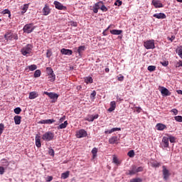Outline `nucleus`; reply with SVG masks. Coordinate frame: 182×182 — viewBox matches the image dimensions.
<instances>
[{
	"label": "nucleus",
	"instance_id": "f257e3e1",
	"mask_svg": "<svg viewBox=\"0 0 182 182\" xmlns=\"http://www.w3.org/2000/svg\"><path fill=\"white\" fill-rule=\"evenodd\" d=\"M32 49H33V46L31 44H27L25 47L21 48V53L23 56H28L32 53Z\"/></svg>",
	"mask_w": 182,
	"mask_h": 182
},
{
	"label": "nucleus",
	"instance_id": "f03ea898",
	"mask_svg": "<svg viewBox=\"0 0 182 182\" xmlns=\"http://www.w3.org/2000/svg\"><path fill=\"white\" fill-rule=\"evenodd\" d=\"M55 138V134L51 132H47L43 134L42 139L44 141H51Z\"/></svg>",
	"mask_w": 182,
	"mask_h": 182
},
{
	"label": "nucleus",
	"instance_id": "7ed1b4c3",
	"mask_svg": "<svg viewBox=\"0 0 182 182\" xmlns=\"http://www.w3.org/2000/svg\"><path fill=\"white\" fill-rule=\"evenodd\" d=\"M4 39L8 42L9 41H18V35L12 33L11 32H7L4 35Z\"/></svg>",
	"mask_w": 182,
	"mask_h": 182
},
{
	"label": "nucleus",
	"instance_id": "20e7f679",
	"mask_svg": "<svg viewBox=\"0 0 182 182\" xmlns=\"http://www.w3.org/2000/svg\"><path fill=\"white\" fill-rule=\"evenodd\" d=\"M35 26L33 23L26 24L23 28L24 33H32L35 30Z\"/></svg>",
	"mask_w": 182,
	"mask_h": 182
},
{
	"label": "nucleus",
	"instance_id": "39448f33",
	"mask_svg": "<svg viewBox=\"0 0 182 182\" xmlns=\"http://www.w3.org/2000/svg\"><path fill=\"white\" fill-rule=\"evenodd\" d=\"M144 46L146 49H155L154 40H148L144 43Z\"/></svg>",
	"mask_w": 182,
	"mask_h": 182
},
{
	"label": "nucleus",
	"instance_id": "423d86ee",
	"mask_svg": "<svg viewBox=\"0 0 182 182\" xmlns=\"http://www.w3.org/2000/svg\"><path fill=\"white\" fill-rule=\"evenodd\" d=\"M44 95H46L47 96H48V97H50V99H52L53 103H55V102H56L58 100V97H59V95L55 92H44Z\"/></svg>",
	"mask_w": 182,
	"mask_h": 182
},
{
	"label": "nucleus",
	"instance_id": "0eeeda50",
	"mask_svg": "<svg viewBox=\"0 0 182 182\" xmlns=\"http://www.w3.org/2000/svg\"><path fill=\"white\" fill-rule=\"evenodd\" d=\"M75 136L77 139L86 137L87 136V132H86L85 129H80L76 132Z\"/></svg>",
	"mask_w": 182,
	"mask_h": 182
},
{
	"label": "nucleus",
	"instance_id": "6e6552de",
	"mask_svg": "<svg viewBox=\"0 0 182 182\" xmlns=\"http://www.w3.org/2000/svg\"><path fill=\"white\" fill-rule=\"evenodd\" d=\"M54 5L56 9H59L60 11H66V6H63L62 3L58 1H54Z\"/></svg>",
	"mask_w": 182,
	"mask_h": 182
},
{
	"label": "nucleus",
	"instance_id": "1a4fd4ad",
	"mask_svg": "<svg viewBox=\"0 0 182 182\" xmlns=\"http://www.w3.org/2000/svg\"><path fill=\"white\" fill-rule=\"evenodd\" d=\"M60 53H62V55H67L68 56H70L71 55H73V51L70 49L62 48L60 50Z\"/></svg>",
	"mask_w": 182,
	"mask_h": 182
},
{
	"label": "nucleus",
	"instance_id": "9d476101",
	"mask_svg": "<svg viewBox=\"0 0 182 182\" xmlns=\"http://www.w3.org/2000/svg\"><path fill=\"white\" fill-rule=\"evenodd\" d=\"M163 176L164 180H168V177H170V172L165 166H163Z\"/></svg>",
	"mask_w": 182,
	"mask_h": 182
},
{
	"label": "nucleus",
	"instance_id": "9b49d317",
	"mask_svg": "<svg viewBox=\"0 0 182 182\" xmlns=\"http://www.w3.org/2000/svg\"><path fill=\"white\" fill-rule=\"evenodd\" d=\"M162 96H170L171 92L167 90V88L162 87L160 90Z\"/></svg>",
	"mask_w": 182,
	"mask_h": 182
},
{
	"label": "nucleus",
	"instance_id": "f8f14e48",
	"mask_svg": "<svg viewBox=\"0 0 182 182\" xmlns=\"http://www.w3.org/2000/svg\"><path fill=\"white\" fill-rule=\"evenodd\" d=\"M55 119H43L39 121L40 124H52V123H55Z\"/></svg>",
	"mask_w": 182,
	"mask_h": 182
},
{
	"label": "nucleus",
	"instance_id": "ddd939ff",
	"mask_svg": "<svg viewBox=\"0 0 182 182\" xmlns=\"http://www.w3.org/2000/svg\"><path fill=\"white\" fill-rule=\"evenodd\" d=\"M36 97H39V94L36 91L29 93L28 99H30V100H33V99H36Z\"/></svg>",
	"mask_w": 182,
	"mask_h": 182
},
{
	"label": "nucleus",
	"instance_id": "4468645a",
	"mask_svg": "<svg viewBox=\"0 0 182 182\" xmlns=\"http://www.w3.org/2000/svg\"><path fill=\"white\" fill-rule=\"evenodd\" d=\"M136 165H134L132 166L131 169L127 172V176H134L136 174Z\"/></svg>",
	"mask_w": 182,
	"mask_h": 182
},
{
	"label": "nucleus",
	"instance_id": "2eb2a0df",
	"mask_svg": "<svg viewBox=\"0 0 182 182\" xmlns=\"http://www.w3.org/2000/svg\"><path fill=\"white\" fill-rule=\"evenodd\" d=\"M36 140V146L39 149L40 147L42 146V144L41 143V136L39 134H36L35 137Z\"/></svg>",
	"mask_w": 182,
	"mask_h": 182
},
{
	"label": "nucleus",
	"instance_id": "dca6fc26",
	"mask_svg": "<svg viewBox=\"0 0 182 182\" xmlns=\"http://www.w3.org/2000/svg\"><path fill=\"white\" fill-rule=\"evenodd\" d=\"M151 4L155 8H163L164 6L160 1L152 0Z\"/></svg>",
	"mask_w": 182,
	"mask_h": 182
},
{
	"label": "nucleus",
	"instance_id": "f3484780",
	"mask_svg": "<svg viewBox=\"0 0 182 182\" xmlns=\"http://www.w3.org/2000/svg\"><path fill=\"white\" fill-rule=\"evenodd\" d=\"M154 18H156V19H166V16L164 13L155 14L153 15Z\"/></svg>",
	"mask_w": 182,
	"mask_h": 182
},
{
	"label": "nucleus",
	"instance_id": "a211bd4d",
	"mask_svg": "<svg viewBox=\"0 0 182 182\" xmlns=\"http://www.w3.org/2000/svg\"><path fill=\"white\" fill-rule=\"evenodd\" d=\"M50 14V9L48 5H45L44 8L43 9V15L45 16H48Z\"/></svg>",
	"mask_w": 182,
	"mask_h": 182
},
{
	"label": "nucleus",
	"instance_id": "6ab92c4d",
	"mask_svg": "<svg viewBox=\"0 0 182 182\" xmlns=\"http://www.w3.org/2000/svg\"><path fill=\"white\" fill-rule=\"evenodd\" d=\"M156 130H159V132H161L163 130H164L165 129H167V127L161 123H159L156 125Z\"/></svg>",
	"mask_w": 182,
	"mask_h": 182
},
{
	"label": "nucleus",
	"instance_id": "aec40b11",
	"mask_svg": "<svg viewBox=\"0 0 182 182\" xmlns=\"http://www.w3.org/2000/svg\"><path fill=\"white\" fill-rule=\"evenodd\" d=\"M162 143L164 144V149H167V147H168V137L164 136L162 139Z\"/></svg>",
	"mask_w": 182,
	"mask_h": 182
},
{
	"label": "nucleus",
	"instance_id": "412c9836",
	"mask_svg": "<svg viewBox=\"0 0 182 182\" xmlns=\"http://www.w3.org/2000/svg\"><path fill=\"white\" fill-rule=\"evenodd\" d=\"M120 130H122L121 128H112L110 130L105 131V134H107L109 133V134H112V133H114V132H120Z\"/></svg>",
	"mask_w": 182,
	"mask_h": 182
},
{
	"label": "nucleus",
	"instance_id": "4be33fe9",
	"mask_svg": "<svg viewBox=\"0 0 182 182\" xmlns=\"http://www.w3.org/2000/svg\"><path fill=\"white\" fill-rule=\"evenodd\" d=\"M112 163H114L117 166H120L122 161H120V160L117 159V156H116V155H113Z\"/></svg>",
	"mask_w": 182,
	"mask_h": 182
},
{
	"label": "nucleus",
	"instance_id": "5701e85b",
	"mask_svg": "<svg viewBox=\"0 0 182 182\" xmlns=\"http://www.w3.org/2000/svg\"><path fill=\"white\" fill-rule=\"evenodd\" d=\"M14 119L15 124H21V120L22 119V117L19 115H16Z\"/></svg>",
	"mask_w": 182,
	"mask_h": 182
},
{
	"label": "nucleus",
	"instance_id": "b1692460",
	"mask_svg": "<svg viewBox=\"0 0 182 182\" xmlns=\"http://www.w3.org/2000/svg\"><path fill=\"white\" fill-rule=\"evenodd\" d=\"M68 121H65L64 123H62L61 124H60V125L57 127V129H58V130H60V129H66V128L68 127Z\"/></svg>",
	"mask_w": 182,
	"mask_h": 182
},
{
	"label": "nucleus",
	"instance_id": "393cba45",
	"mask_svg": "<svg viewBox=\"0 0 182 182\" xmlns=\"http://www.w3.org/2000/svg\"><path fill=\"white\" fill-rule=\"evenodd\" d=\"M116 109V102L112 101L110 102V107L108 109V112H113Z\"/></svg>",
	"mask_w": 182,
	"mask_h": 182
},
{
	"label": "nucleus",
	"instance_id": "a878e982",
	"mask_svg": "<svg viewBox=\"0 0 182 182\" xmlns=\"http://www.w3.org/2000/svg\"><path fill=\"white\" fill-rule=\"evenodd\" d=\"M123 33V31L122 30L114 29L110 31V33H112V35H121V33Z\"/></svg>",
	"mask_w": 182,
	"mask_h": 182
},
{
	"label": "nucleus",
	"instance_id": "bb28decb",
	"mask_svg": "<svg viewBox=\"0 0 182 182\" xmlns=\"http://www.w3.org/2000/svg\"><path fill=\"white\" fill-rule=\"evenodd\" d=\"M118 140L117 136H112L109 139V144H114Z\"/></svg>",
	"mask_w": 182,
	"mask_h": 182
},
{
	"label": "nucleus",
	"instance_id": "cd10ccee",
	"mask_svg": "<svg viewBox=\"0 0 182 182\" xmlns=\"http://www.w3.org/2000/svg\"><path fill=\"white\" fill-rule=\"evenodd\" d=\"M69 174H70V172L69 171H67L66 172L63 173L61 174V178H63V180H66V178L69 177Z\"/></svg>",
	"mask_w": 182,
	"mask_h": 182
},
{
	"label": "nucleus",
	"instance_id": "c85d7f7f",
	"mask_svg": "<svg viewBox=\"0 0 182 182\" xmlns=\"http://www.w3.org/2000/svg\"><path fill=\"white\" fill-rule=\"evenodd\" d=\"M84 79L85 82L87 83V85H89V83H93V78H92V77H85Z\"/></svg>",
	"mask_w": 182,
	"mask_h": 182
},
{
	"label": "nucleus",
	"instance_id": "c756f323",
	"mask_svg": "<svg viewBox=\"0 0 182 182\" xmlns=\"http://www.w3.org/2000/svg\"><path fill=\"white\" fill-rule=\"evenodd\" d=\"M85 49H86V46H80L78 47L77 52V53H79V55H80V53H82L83 51H85Z\"/></svg>",
	"mask_w": 182,
	"mask_h": 182
},
{
	"label": "nucleus",
	"instance_id": "7c9ffc66",
	"mask_svg": "<svg viewBox=\"0 0 182 182\" xmlns=\"http://www.w3.org/2000/svg\"><path fill=\"white\" fill-rule=\"evenodd\" d=\"M92 159H96L97 156V148H93L92 150Z\"/></svg>",
	"mask_w": 182,
	"mask_h": 182
},
{
	"label": "nucleus",
	"instance_id": "2f4dec72",
	"mask_svg": "<svg viewBox=\"0 0 182 182\" xmlns=\"http://www.w3.org/2000/svg\"><path fill=\"white\" fill-rule=\"evenodd\" d=\"M27 69H29V70H31V71L36 70V69H38V66H36V65L33 64V65L28 66Z\"/></svg>",
	"mask_w": 182,
	"mask_h": 182
},
{
	"label": "nucleus",
	"instance_id": "473e14b6",
	"mask_svg": "<svg viewBox=\"0 0 182 182\" xmlns=\"http://www.w3.org/2000/svg\"><path fill=\"white\" fill-rule=\"evenodd\" d=\"M102 5H103V1H99L95 4V7L97 8V9H101Z\"/></svg>",
	"mask_w": 182,
	"mask_h": 182
},
{
	"label": "nucleus",
	"instance_id": "72a5a7b5",
	"mask_svg": "<svg viewBox=\"0 0 182 182\" xmlns=\"http://www.w3.org/2000/svg\"><path fill=\"white\" fill-rule=\"evenodd\" d=\"M29 8V4H24L22 8V14H25L28 11V9Z\"/></svg>",
	"mask_w": 182,
	"mask_h": 182
},
{
	"label": "nucleus",
	"instance_id": "f704fd0d",
	"mask_svg": "<svg viewBox=\"0 0 182 182\" xmlns=\"http://www.w3.org/2000/svg\"><path fill=\"white\" fill-rule=\"evenodd\" d=\"M129 182H143V179L141 178H134L129 181Z\"/></svg>",
	"mask_w": 182,
	"mask_h": 182
},
{
	"label": "nucleus",
	"instance_id": "c9c22d12",
	"mask_svg": "<svg viewBox=\"0 0 182 182\" xmlns=\"http://www.w3.org/2000/svg\"><path fill=\"white\" fill-rule=\"evenodd\" d=\"M46 70L48 75H51L52 76H53V70L52 69V68L48 67L46 68Z\"/></svg>",
	"mask_w": 182,
	"mask_h": 182
},
{
	"label": "nucleus",
	"instance_id": "e433bc0d",
	"mask_svg": "<svg viewBox=\"0 0 182 182\" xmlns=\"http://www.w3.org/2000/svg\"><path fill=\"white\" fill-rule=\"evenodd\" d=\"M41 70H37L34 73V77H41Z\"/></svg>",
	"mask_w": 182,
	"mask_h": 182
},
{
	"label": "nucleus",
	"instance_id": "4c0bfd02",
	"mask_svg": "<svg viewBox=\"0 0 182 182\" xmlns=\"http://www.w3.org/2000/svg\"><path fill=\"white\" fill-rule=\"evenodd\" d=\"M147 70L149 72H154V70H156V66L155 65H149V66H148Z\"/></svg>",
	"mask_w": 182,
	"mask_h": 182
},
{
	"label": "nucleus",
	"instance_id": "58836bf2",
	"mask_svg": "<svg viewBox=\"0 0 182 182\" xmlns=\"http://www.w3.org/2000/svg\"><path fill=\"white\" fill-rule=\"evenodd\" d=\"M90 99L91 100H95V98L96 97V91L94 90L90 94Z\"/></svg>",
	"mask_w": 182,
	"mask_h": 182
},
{
	"label": "nucleus",
	"instance_id": "ea45409f",
	"mask_svg": "<svg viewBox=\"0 0 182 182\" xmlns=\"http://www.w3.org/2000/svg\"><path fill=\"white\" fill-rule=\"evenodd\" d=\"M127 156L129 157L133 158L134 157V150H131L127 153Z\"/></svg>",
	"mask_w": 182,
	"mask_h": 182
},
{
	"label": "nucleus",
	"instance_id": "a19ab883",
	"mask_svg": "<svg viewBox=\"0 0 182 182\" xmlns=\"http://www.w3.org/2000/svg\"><path fill=\"white\" fill-rule=\"evenodd\" d=\"M21 112H22L21 107H16L14 109V113H16V114H19Z\"/></svg>",
	"mask_w": 182,
	"mask_h": 182
},
{
	"label": "nucleus",
	"instance_id": "79ce46f5",
	"mask_svg": "<svg viewBox=\"0 0 182 182\" xmlns=\"http://www.w3.org/2000/svg\"><path fill=\"white\" fill-rule=\"evenodd\" d=\"M136 173H140V172L143 171V170H144V167L139 166L137 168V166H136Z\"/></svg>",
	"mask_w": 182,
	"mask_h": 182
},
{
	"label": "nucleus",
	"instance_id": "37998d69",
	"mask_svg": "<svg viewBox=\"0 0 182 182\" xmlns=\"http://www.w3.org/2000/svg\"><path fill=\"white\" fill-rule=\"evenodd\" d=\"M170 143H176V137L174 136H169L168 137Z\"/></svg>",
	"mask_w": 182,
	"mask_h": 182
},
{
	"label": "nucleus",
	"instance_id": "c03bdc74",
	"mask_svg": "<svg viewBox=\"0 0 182 182\" xmlns=\"http://www.w3.org/2000/svg\"><path fill=\"white\" fill-rule=\"evenodd\" d=\"M101 11H102V12H107V8L106 6H105L102 3V5L101 6Z\"/></svg>",
	"mask_w": 182,
	"mask_h": 182
},
{
	"label": "nucleus",
	"instance_id": "a18cd8bd",
	"mask_svg": "<svg viewBox=\"0 0 182 182\" xmlns=\"http://www.w3.org/2000/svg\"><path fill=\"white\" fill-rule=\"evenodd\" d=\"M174 119L176 122H182V117L181 116L174 117Z\"/></svg>",
	"mask_w": 182,
	"mask_h": 182
},
{
	"label": "nucleus",
	"instance_id": "49530a36",
	"mask_svg": "<svg viewBox=\"0 0 182 182\" xmlns=\"http://www.w3.org/2000/svg\"><path fill=\"white\" fill-rule=\"evenodd\" d=\"M123 4V2L122 1H120V0H117L116 1H115V3H114V5L116 6H121V5Z\"/></svg>",
	"mask_w": 182,
	"mask_h": 182
},
{
	"label": "nucleus",
	"instance_id": "de8ad7c7",
	"mask_svg": "<svg viewBox=\"0 0 182 182\" xmlns=\"http://www.w3.org/2000/svg\"><path fill=\"white\" fill-rule=\"evenodd\" d=\"M48 154H50V156H55V151L53 150V149H50L48 150Z\"/></svg>",
	"mask_w": 182,
	"mask_h": 182
},
{
	"label": "nucleus",
	"instance_id": "09e8293b",
	"mask_svg": "<svg viewBox=\"0 0 182 182\" xmlns=\"http://www.w3.org/2000/svg\"><path fill=\"white\" fill-rule=\"evenodd\" d=\"M2 14H4V15H6V14L8 15H9V16H11V11H9V9H5L2 11Z\"/></svg>",
	"mask_w": 182,
	"mask_h": 182
},
{
	"label": "nucleus",
	"instance_id": "8fccbe9b",
	"mask_svg": "<svg viewBox=\"0 0 182 182\" xmlns=\"http://www.w3.org/2000/svg\"><path fill=\"white\" fill-rule=\"evenodd\" d=\"M2 164H4V166H9V163H8V161L5 159H1Z\"/></svg>",
	"mask_w": 182,
	"mask_h": 182
},
{
	"label": "nucleus",
	"instance_id": "3c124183",
	"mask_svg": "<svg viewBox=\"0 0 182 182\" xmlns=\"http://www.w3.org/2000/svg\"><path fill=\"white\" fill-rule=\"evenodd\" d=\"M49 78L50 79V80H52L53 82L55 81V79L56 77V75H55V73H53V75H49Z\"/></svg>",
	"mask_w": 182,
	"mask_h": 182
},
{
	"label": "nucleus",
	"instance_id": "603ef678",
	"mask_svg": "<svg viewBox=\"0 0 182 182\" xmlns=\"http://www.w3.org/2000/svg\"><path fill=\"white\" fill-rule=\"evenodd\" d=\"M117 79L119 82H123V80H124V76H123L122 74H120V75H119Z\"/></svg>",
	"mask_w": 182,
	"mask_h": 182
},
{
	"label": "nucleus",
	"instance_id": "864d4df0",
	"mask_svg": "<svg viewBox=\"0 0 182 182\" xmlns=\"http://www.w3.org/2000/svg\"><path fill=\"white\" fill-rule=\"evenodd\" d=\"M46 56L50 58L52 56V51L50 50H47Z\"/></svg>",
	"mask_w": 182,
	"mask_h": 182
},
{
	"label": "nucleus",
	"instance_id": "5fc2aeb1",
	"mask_svg": "<svg viewBox=\"0 0 182 182\" xmlns=\"http://www.w3.org/2000/svg\"><path fill=\"white\" fill-rule=\"evenodd\" d=\"M5 173V168L0 166V174L2 176Z\"/></svg>",
	"mask_w": 182,
	"mask_h": 182
},
{
	"label": "nucleus",
	"instance_id": "6e6d98bb",
	"mask_svg": "<svg viewBox=\"0 0 182 182\" xmlns=\"http://www.w3.org/2000/svg\"><path fill=\"white\" fill-rule=\"evenodd\" d=\"M85 120H87V122H93L95 119H93L92 115H91L88 118H86Z\"/></svg>",
	"mask_w": 182,
	"mask_h": 182
},
{
	"label": "nucleus",
	"instance_id": "4d7b16f0",
	"mask_svg": "<svg viewBox=\"0 0 182 182\" xmlns=\"http://www.w3.org/2000/svg\"><path fill=\"white\" fill-rule=\"evenodd\" d=\"M167 39L168 41H170V42H173V41L176 39V36H171V37H168Z\"/></svg>",
	"mask_w": 182,
	"mask_h": 182
},
{
	"label": "nucleus",
	"instance_id": "13d9d810",
	"mask_svg": "<svg viewBox=\"0 0 182 182\" xmlns=\"http://www.w3.org/2000/svg\"><path fill=\"white\" fill-rule=\"evenodd\" d=\"M171 112L173 113L175 116H176V114H178V110H177V109H173L171 110Z\"/></svg>",
	"mask_w": 182,
	"mask_h": 182
},
{
	"label": "nucleus",
	"instance_id": "bf43d9fd",
	"mask_svg": "<svg viewBox=\"0 0 182 182\" xmlns=\"http://www.w3.org/2000/svg\"><path fill=\"white\" fill-rule=\"evenodd\" d=\"M65 120H66V117L63 116L60 119H59V123H63V122H65Z\"/></svg>",
	"mask_w": 182,
	"mask_h": 182
},
{
	"label": "nucleus",
	"instance_id": "052dcab7",
	"mask_svg": "<svg viewBox=\"0 0 182 182\" xmlns=\"http://www.w3.org/2000/svg\"><path fill=\"white\" fill-rule=\"evenodd\" d=\"M162 66H168V61L161 62Z\"/></svg>",
	"mask_w": 182,
	"mask_h": 182
},
{
	"label": "nucleus",
	"instance_id": "680f3d73",
	"mask_svg": "<svg viewBox=\"0 0 182 182\" xmlns=\"http://www.w3.org/2000/svg\"><path fill=\"white\" fill-rule=\"evenodd\" d=\"M52 180H53V176H47L46 178V181L49 182V181H52Z\"/></svg>",
	"mask_w": 182,
	"mask_h": 182
},
{
	"label": "nucleus",
	"instance_id": "e2e57ef3",
	"mask_svg": "<svg viewBox=\"0 0 182 182\" xmlns=\"http://www.w3.org/2000/svg\"><path fill=\"white\" fill-rule=\"evenodd\" d=\"M70 23L71 26H75V27L77 26V22L71 21Z\"/></svg>",
	"mask_w": 182,
	"mask_h": 182
},
{
	"label": "nucleus",
	"instance_id": "0e129e2a",
	"mask_svg": "<svg viewBox=\"0 0 182 182\" xmlns=\"http://www.w3.org/2000/svg\"><path fill=\"white\" fill-rule=\"evenodd\" d=\"M93 12L94 14H97V12H99V9L95 7V6H93Z\"/></svg>",
	"mask_w": 182,
	"mask_h": 182
},
{
	"label": "nucleus",
	"instance_id": "69168bd1",
	"mask_svg": "<svg viewBox=\"0 0 182 182\" xmlns=\"http://www.w3.org/2000/svg\"><path fill=\"white\" fill-rule=\"evenodd\" d=\"M178 54L179 55L180 58L182 59V49H180L178 52Z\"/></svg>",
	"mask_w": 182,
	"mask_h": 182
},
{
	"label": "nucleus",
	"instance_id": "338daca9",
	"mask_svg": "<svg viewBox=\"0 0 182 182\" xmlns=\"http://www.w3.org/2000/svg\"><path fill=\"white\" fill-rule=\"evenodd\" d=\"M92 119H98L99 117V114H95V115H92Z\"/></svg>",
	"mask_w": 182,
	"mask_h": 182
},
{
	"label": "nucleus",
	"instance_id": "774afa93",
	"mask_svg": "<svg viewBox=\"0 0 182 182\" xmlns=\"http://www.w3.org/2000/svg\"><path fill=\"white\" fill-rule=\"evenodd\" d=\"M178 95H182V90H176Z\"/></svg>",
	"mask_w": 182,
	"mask_h": 182
}]
</instances>
